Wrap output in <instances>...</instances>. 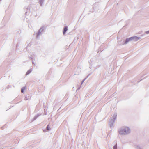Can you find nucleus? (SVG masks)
<instances>
[{"label": "nucleus", "instance_id": "nucleus-3", "mask_svg": "<svg viewBox=\"0 0 149 149\" xmlns=\"http://www.w3.org/2000/svg\"><path fill=\"white\" fill-rule=\"evenodd\" d=\"M132 40V39L131 37L128 38L126 39L125 44H126L129 41H130Z\"/></svg>", "mask_w": 149, "mask_h": 149}, {"label": "nucleus", "instance_id": "nucleus-1", "mask_svg": "<svg viewBox=\"0 0 149 149\" xmlns=\"http://www.w3.org/2000/svg\"><path fill=\"white\" fill-rule=\"evenodd\" d=\"M130 131L128 127H123L121 128L119 131V133L121 135L127 134L130 132Z\"/></svg>", "mask_w": 149, "mask_h": 149}, {"label": "nucleus", "instance_id": "nucleus-6", "mask_svg": "<svg viewBox=\"0 0 149 149\" xmlns=\"http://www.w3.org/2000/svg\"><path fill=\"white\" fill-rule=\"evenodd\" d=\"M47 130H49L50 129V127L49 125H48L47 126Z\"/></svg>", "mask_w": 149, "mask_h": 149}, {"label": "nucleus", "instance_id": "nucleus-7", "mask_svg": "<svg viewBox=\"0 0 149 149\" xmlns=\"http://www.w3.org/2000/svg\"><path fill=\"white\" fill-rule=\"evenodd\" d=\"M113 149H117V145H115L113 146Z\"/></svg>", "mask_w": 149, "mask_h": 149}, {"label": "nucleus", "instance_id": "nucleus-2", "mask_svg": "<svg viewBox=\"0 0 149 149\" xmlns=\"http://www.w3.org/2000/svg\"><path fill=\"white\" fill-rule=\"evenodd\" d=\"M132 39V40H134V41H136L139 40V38L137 36H134L131 37Z\"/></svg>", "mask_w": 149, "mask_h": 149}, {"label": "nucleus", "instance_id": "nucleus-4", "mask_svg": "<svg viewBox=\"0 0 149 149\" xmlns=\"http://www.w3.org/2000/svg\"><path fill=\"white\" fill-rule=\"evenodd\" d=\"M68 28L67 27H65L64 28V30L63 31V34H65L66 31L67 30Z\"/></svg>", "mask_w": 149, "mask_h": 149}, {"label": "nucleus", "instance_id": "nucleus-8", "mask_svg": "<svg viewBox=\"0 0 149 149\" xmlns=\"http://www.w3.org/2000/svg\"><path fill=\"white\" fill-rule=\"evenodd\" d=\"M146 33H147V34L149 33V31H147V32H146Z\"/></svg>", "mask_w": 149, "mask_h": 149}, {"label": "nucleus", "instance_id": "nucleus-5", "mask_svg": "<svg viewBox=\"0 0 149 149\" xmlns=\"http://www.w3.org/2000/svg\"><path fill=\"white\" fill-rule=\"evenodd\" d=\"M24 89H25V88H22L21 89V92L22 93H23Z\"/></svg>", "mask_w": 149, "mask_h": 149}]
</instances>
